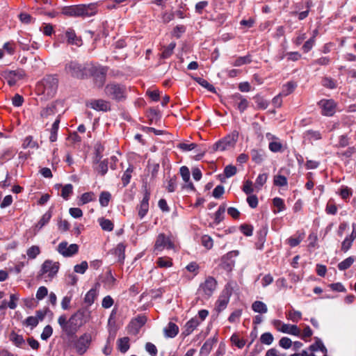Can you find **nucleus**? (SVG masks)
<instances>
[{"label":"nucleus","mask_w":356,"mask_h":356,"mask_svg":"<svg viewBox=\"0 0 356 356\" xmlns=\"http://www.w3.org/2000/svg\"><path fill=\"white\" fill-rule=\"evenodd\" d=\"M86 321V312L82 309H78L69 318L65 314L60 315L58 318L62 331L68 336L74 334Z\"/></svg>","instance_id":"f257e3e1"},{"label":"nucleus","mask_w":356,"mask_h":356,"mask_svg":"<svg viewBox=\"0 0 356 356\" xmlns=\"http://www.w3.org/2000/svg\"><path fill=\"white\" fill-rule=\"evenodd\" d=\"M97 13V4H79L65 6L61 10V14L71 17H88Z\"/></svg>","instance_id":"f03ea898"},{"label":"nucleus","mask_w":356,"mask_h":356,"mask_svg":"<svg viewBox=\"0 0 356 356\" xmlns=\"http://www.w3.org/2000/svg\"><path fill=\"white\" fill-rule=\"evenodd\" d=\"M58 79L56 75L45 76L37 85L38 91L47 98L53 97L57 92Z\"/></svg>","instance_id":"7ed1b4c3"},{"label":"nucleus","mask_w":356,"mask_h":356,"mask_svg":"<svg viewBox=\"0 0 356 356\" xmlns=\"http://www.w3.org/2000/svg\"><path fill=\"white\" fill-rule=\"evenodd\" d=\"M104 91L107 97L117 102L126 99L127 88L124 85L115 82L110 83L106 86Z\"/></svg>","instance_id":"20e7f679"},{"label":"nucleus","mask_w":356,"mask_h":356,"mask_svg":"<svg viewBox=\"0 0 356 356\" xmlns=\"http://www.w3.org/2000/svg\"><path fill=\"white\" fill-rule=\"evenodd\" d=\"M175 245L172 236H166L163 233L159 234L155 241L154 252L158 254L163 250H174Z\"/></svg>","instance_id":"39448f33"},{"label":"nucleus","mask_w":356,"mask_h":356,"mask_svg":"<svg viewBox=\"0 0 356 356\" xmlns=\"http://www.w3.org/2000/svg\"><path fill=\"white\" fill-rule=\"evenodd\" d=\"M238 133L236 131L228 134L213 145L215 151H225L234 147L237 142Z\"/></svg>","instance_id":"423d86ee"},{"label":"nucleus","mask_w":356,"mask_h":356,"mask_svg":"<svg viewBox=\"0 0 356 356\" xmlns=\"http://www.w3.org/2000/svg\"><path fill=\"white\" fill-rule=\"evenodd\" d=\"M59 269V263L54 262L51 260H46L42 265L40 276L44 278L47 281V278L51 280L58 273Z\"/></svg>","instance_id":"0eeeda50"},{"label":"nucleus","mask_w":356,"mask_h":356,"mask_svg":"<svg viewBox=\"0 0 356 356\" xmlns=\"http://www.w3.org/2000/svg\"><path fill=\"white\" fill-rule=\"evenodd\" d=\"M217 286V281L211 276H209L206 278L205 281L200 284L198 293L201 294L204 298H210L213 292L215 291Z\"/></svg>","instance_id":"6e6552de"},{"label":"nucleus","mask_w":356,"mask_h":356,"mask_svg":"<svg viewBox=\"0 0 356 356\" xmlns=\"http://www.w3.org/2000/svg\"><path fill=\"white\" fill-rule=\"evenodd\" d=\"M91 342V334L88 332L83 334L74 343L76 352L79 355H83L89 348Z\"/></svg>","instance_id":"1a4fd4ad"},{"label":"nucleus","mask_w":356,"mask_h":356,"mask_svg":"<svg viewBox=\"0 0 356 356\" xmlns=\"http://www.w3.org/2000/svg\"><path fill=\"white\" fill-rule=\"evenodd\" d=\"M85 70L86 68L76 61H70L65 67L67 74L79 79H82L86 75Z\"/></svg>","instance_id":"9d476101"},{"label":"nucleus","mask_w":356,"mask_h":356,"mask_svg":"<svg viewBox=\"0 0 356 356\" xmlns=\"http://www.w3.org/2000/svg\"><path fill=\"white\" fill-rule=\"evenodd\" d=\"M1 76L6 80L10 86H13L16 84L17 81L23 79L25 76V72L23 70H4L1 72Z\"/></svg>","instance_id":"9b49d317"},{"label":"nucleus","mask_w":356,"mask_h":356,"mask_svg":"<svg viewBox=\"0 0 356 356\" xmlns=\"http://www.w3.org/2000/svg\"><path fill=\"white\" fill-rule=\"evenodd\" d=\"M57 251L65 257H70L78 252L79 245L75 243L69 245L67 241H62L58 244Z\"/></svg>","instance_id":"f8f14e48"},{"label":"nucleus","mask_w":356,"mask_h":356,"mask_svg":"<svg viewBox=\"0 0 356 356\" xmlns=\"http://www.w3.org/2000/svg\"><path fill=\"white\" fill-rule=\"evenodd\" d=\"M238 250L230 251L221 259V267L227 272L232 270L235 266V258L238 255Z\"/></svg>","instance_id":"ddd939ff"},{"label":"nucleus","mask_w":356,"mask_h":356,"mask_svg":"<svg viewBox=\"0 0 356 356\" xmlns=\"http://www.w3.org/2000/svg\"><path fill=\"white\" fill-rule=\"evenodd\" d=\"M150 199V192L147 186H144V195L140 204L137 207L138 215L140 219H143L149 211V201Z\"/></svg>","instance_id":"4468645a"},{"label":"nucleus","mask_w":356,"mask_h":356,"mask_svg":"<svg viewBox=\"0 0 356 356\" xmlns=\"http://www.w3.org/2000/svg\"><path fill=\"white\" fill-rule=\"evenodd\" d=\"M232 296V291L226 287L219 296L216 302V310L220 313L223 311L227 306L230 297Z\"/></svg>","instance_id":"2eb2a0df"},{"label":"nucleus","mask_w":356,"mask_h":356,"mask_svg":"<svg viewBox=\"0 0 356 356\" xmlns=\"http://www.w3.org/2000/svg\"><path fill=\"white\" fill-rule=\"evenodd\" d=\"M318 105L321 109L323 115L332 116L336 112L337 104L333 99H321Z\"/></svg>","instance_id":"dca6fc26"},{"label":"nucleus","mask_w":356,"mask_h":356,"mask_svg":"<svg viewBox=\"0 0 356 356\" xmlns=\"http://www.w3.org/2000/svg\"><path fill=\"white\" fill-rule=\"evenodd\" d=\"M86 106L97 111L106 112L111 110L109 102L104 99H92L86 102Z\"/></svg>","instance_id":"f3484780"},{"label":"nucleus","mask_w":356,"mask_h":356,"mask_svg":"<svg viewBox=\"0 0 356 356\" xmlns=\"http://www.w3.org/2000/svg\"><path fill=\"white\" fill-rule=\"evenodd\" d=\"M108 69V67L99 65L93 66L90 70L92 76L96 78L97 81H99L100 86H102L105 81Z\"/></svg>","instance_id":"a211bd4d"},{"label":"nucleus","mask_w":356,"mask_h":356,"mask_svg":"<svg viewBox=\"0 0 356 356\" xmlns=\"http://www.w3.org/2000/svg\"><path fill=\"white\" fill-rule=\"evenodd\" d=\"M146 322L147 318L145 316H138L136 318L131 320L130 323V327L135 334H137L139 332L140 328L146 323Z\"/></svg>","instance_id":"6ab92c4d"},{"label":"nucleus","mask_w":356,"mask_h":356,"mask_svg":"<svg viewBox=\"0 0 356 356\" xmlns=\"http://www.w3.org/2000/svg\"><path fill=\"white\" fill-rule=\"evenodd\" d=\"M200 324V321L197 316L192 318L185 324L184 330L182 334L185 336L191 334L199 326Z\"/></svg>","instance_id":"aec40b11"},{"label":"nucleus","mask_w":356,"mask_h":356,"mask_svg":"<svg viewBox=\"0 0 356 356\" xmlns=\"http://www.w3.org/2000/svg\"><path fill=\"white\" fill-rule=\"evenodd\" d=\"M218 341V337L215 335L213 338L208 339L200 348V355L207 356L211 351L213 346Z\"/></svg>","instance_id":"412c9836"},{"label":"nucleus","mask_w":356,"mask_h":356,"mask_svg":"<svg viewBox=\"0 0 356 356\" xmlns=\"http://www.w3.org/2000/svg\"><path fill=\"white\" fill-rule=\"evenodd\" d=\"M233 98L236 101V108L241 112H244L248 107L249 102L247 99L243 97L241 94L236 93L233 95Z\"/></svg>","instance_id":"4be33fe9"},{"label":"nucleus","mask_w":356,"mask_h":356,"mask_svg":"<svg viewBox=\"0 0 356 356\" xmlns=\"http://www.w3.org/2000/svg\"><path fill=\"white\" fill-rule=\"evenodd\" d=\"M277 330L283 333H286L297 337L300 335V330L296 325L283 323L280 328H277Z\"/></svg>","instance_id":"5701e85b"},{"label":"nucleus","mask_w":356,"mask_h":356,"mask_svg":"<svg viewBox=\"0 0 356 356\" xmlns=\"http://www.w3.org/2000/svg\"><path fill=\"white\" fill-rule=\"evenodd\" d=\"M98 284L90 289L84 297V302L88 305H92L98 296Z\"/></svg>","instance_id":"b1692460"},{"label":"nucleus","mask_w":356,"mask_h":356,"mask_svg":"<svg viewBox=\"0 0 356 356\" xmlns=\"http://www.w3.org/2000/svg\"><path fill=\"white\" fill-rule=\"evenodd\" d=\"M52 217L51 209H49L46 213H44L38 223L35 225V231H40L44 226H45L49 222Z\"/></svg>","instance_id":"393cba45"},{"label":"nucleus","mask_w":356,"mask_h":356,"mask_svg":"<svg viewBox=\"0 0 356 356\" xmlns=\"http://www.w3.org/2000/svg\"><path fill=\"white\" fill-rule=\"evenodd\" d=\"M65 36L68 44L76 46H80L81 44V40L76 36L74 29H68L65 32Z\"/></svg>","instance_id":"a878e982"},{"label":"nucleus","mask_w":356,"mask_h":356,"mask_svg":"<svg viewBox=\"0 0 356 356\" xmlns=\"http://www.w3.org/2000/svg\"><path fill=\"white\" fill-rule=\"evenodd\" d=\"M56 106L54 104H51L41 109L40 115L42 118L47 119L50 116L56 115Z\"/></svg>","instance_id":"bb28decb"},{"label":"nucleus","mask_w":356,"mask_h":356,"mask_svg":"<svg viewBox=\"0 0 356 356\" xmlns=\"http://www.w3.org/2000/svg\"><path fill=\"white\" fill-rule=\"evenodd\" d=\"M179 332V327L174 323L170 322L164 328V334L166 337L174 338Z\"/></svg>","instance_id":"cd10ccee"},{"label":"nucleus","mask_w":356,"mask_h":356,"mask_svg":"<svg viewBox=\"0 0 356 356\" xmlns=\"http://www.w3.org/2000/svg\"><path fill=\"white\" fill-rule=\"evenodd\" d=\"M266 137L268 138H272L275 139V140H273L270 142L268 145L269 149L273 152H279L282 151V144L278 140V138L275 136H272L270 134H267Z\"/></svg>","instance_id":"c85d7f7f"},{"label":"nucleus","mask_w":356,"mask_h":356,"mask_svg":"<svg viewBox=\"0 0 356 356\" xmlns=\"http://www.w3.org/2000/svg\"><path fill=\"white\" fill-rule=\"evenodd\" d=\"M60 122V115H58L54 122L51 130H50V136L49 140L51 143L56 141L57 140V134L59 129V124Z\"/></svg>","instance_id":"c756f323"},{"label":"nucleus","mask_w":356,"mask_h":356,"mask_svg":"<svg viewBox=\"0 0 356 356\" xmlns=\"http://www.w3.org/2000/svg\"><path fill=\"white\" fill-rule=\"evenodd\" d=\"M309 349L312 352H316L318 350H320L324 354H327V350L326 347L324 346L321 339L317 337L315 338V342L309 346Z\"/></svg>","instance_id":"7c9ffc66"},{"label":"nucleus","mask_w":356,"mask_h":356,"mask_svg":"<svg viewBox=\"0 0 356 356\" xmlns=\"http://www.w3.org/2000/svg\"><path fill=\"white\" fill-rule=\"evenodd\" d=\"M252 62V56L248 54L244 56H239L236 58L232 63V65L235 67H240L243 65L249 64Z\"/></svg>","instance_id":"2f4dec72"},{"label":"nucleus","mask_w":356,"mask_h":356,"mask_svg":"<svg viewBox=\"0 0 356 356\" xmlns=\"http://www.w3.org/2000/svg\"><path fill=\"white\" fill-rule=\"evenodd\" d=\"M296 87L297 84L295 82L289 81L283 86L280 95L283 97H286L291 94Z\"/></svg>","instance_id":"473e14b6"},{"label":"nucleus","mask_w":356,"mask_h":356,"mask_svg":"<svg viewBox=\"0 0 356 356\" xmlns=\"http://www.w3.org/2000/svg\"><path fill=\"white\" fill-rule=\"evenodd\" d=\"M252 161L256 163H261L264 159V152L262 150L253 149L250 152Z\"/></svg>","instance_id":"72a5a7b5"},{"label":"nucleus","mask_w":356,"mask_h":356,"mask_svg":"<svg viewBox=\"0 0 356 356\" xmlns=\"http://www.w3.org/2000/svg\"><path fill=\"white\" fill-rule=\"evenodd\" d=\"M252 309L254 312L259 314H265L268 311L266 305L264 302L259 300H257L252 303Z\"/></svg>","instance_id":"f704fd0d"},{"label":"nucleus","mask_w":356,"mask_h":356,"mask_svg":"<svg viewBox=\"0 0 356 356\" xmlns=\"http://www.w3.org/2000/svg\"><path fill=\"white\" fill-rule=\"evenodd\" d=\"M175 47L176 43L175 42H172L168 44V46L164 47L161 54V58L163 59L170 58L173 54Z\"/></svg>","instance_id":"c9c22d12"},{"label":"nucleus","mask_w":356,"mask_h":356,"mask_svg":"<svg viewBox=\"0 0 356 356\" xmlns=\"http://www.w3.org/2000/svg\"><path fill=\"white\" fill-rule=\"evenodd\" d=\"M134 167L130 165L124 172L122 176V182L124 187L127 186L130 183Z\"/></svg>","instance_id":"e433bc0d"},{"label":"nucleus","mask_w":356,"mask_h":356,"mask_svg":"<svg viewBox=\"0 0 356 356\" xmlns=\"http://www.w3.org/2000/svg\"><path fill=\"white\" fill-rule=\"evenodd\" d=\"M226 210L225 204H221L218 209L215 213V218H214V223L216 225H218L220 222H222L224 219L225 216V212Z\"/></svg>","instance_id":"4c0bfd02"},{"label":"nucleus","mask_w":356,"mask_h":356,"mask_svg":"<svg viewBox=\"0 0 356 356\" xmlns=\"http://www.w3.org/2000/svg\"><path fill=\"white\" fill-rule=\"evenodd\" d=\"M99 225L102 229L104 231L111 232L113 229L114 225L111 220L106 219L104 218H100L98 220Z\"/></svg>","instance_id":"58836bf2"},{"label":"nucleus","mask_w":356,"mask_h":356,"mask_svg":"<svg viewBox=\"0 0 356 356\" xmlns=\"http://www.w3.org/2000/svg\"><path fill=\"white\" fill-rule=\"evenodd\" d=\"M111 199V194L108 191H102L99 195V204L102 207H106L108 205Z\"/></svg>","instance_id":"ea45409f"},{"label":"nucleus","mask_w":356,"mask_h":356,"mask_svg":"<svg viewBox=\"0 0 356 356\" xmlns=\"http://www.w3.org/2000/svg\"><path fill=\"white\" fill-rule=\"evenodd\" d=\"M118 348L121 353H126L129 349V338L126 337L119 339Z\"/></svg>","instance_id":"a19ab883"},{"label":"nucleus","mask_w":356,"mask_h":356,"mask_svg":"<svg viewBox=\"0 0 356 356\" xmlns=\"http://www.w3.org/2000/svg\"><path fill=\"white\" fill-rule=\"evenodd\" d=\"M355 238H353L352 236H347L341 243V251H343V252H346L347 251H348L351 248Z\"/></svg>","instance_id":"79ce46f5"},{"label":"nucleus","mask_w":356,"mask_h":356,"mask_svg":"<svg viewBox=\"0 0 356 356\" xmlns=\"http://www.w3.org/2000/svg\"><path fill=\"white\" fill-rule=\"evenodd\" d=\"M125 245L123 243L118 244L116 248L115 249V254L118 256V261L121 263L124 261L125 258Z\"/></svg>","instance_id":"37998d69"},{"label":"nucleus","mask_w":356,"mask_h":356,"mask_svg":"<svg viewBox=\"0 0 356 356\" xmlns=\"http://www.w3.org/2000/svg\"><path fill=\"white\" fill-rule=\"evenodd\" d=\"M273 184L277 186H286L288 185V181L285 176L281 175H277L274 176Z\"/></svg>","instance_id":"c03bdc74"},{"label":"nucleus","mask_w":356,"mask_h":356,"mask_svg":"<svg viewBox=\"0 0 356 356\" xmlns=\"http://www.w3.org/2000/svg\"><path fill=\"white\" fill-rule=\"evenodd\" d=\"M95 200V195L93 192H87L81 195L80 197V204H85Z\"/></svg>","instance_id":"a18cd8bd"},{"label":"nucleus","mask_w":356,"mask_h":356,"mask_svg":"<svg viewBox=\"0 0 356 356\" xmlns=\"http://www.w3.org/2000/svg\"><path fill=\"white\" fill-rule=\"evenodd\" d=\"M338 193L343 200H347L350 196H352L353 190L346 186H342Z\"/></svg>","instance_id":"49530a36"},{"label":"nucleus","mask_w":356,"mask_h":356,"mask_svg":"<svg viewBox=\"0 0 356 356\" xmlns=\"http://www.w3.org/2000/svg\"><path fill=\"white\" fill-rule=\"evenodd\" d=\"M40 253V249L38 245H32L26 250V254L29 259H34Z\"/></svg>","instance_id":"de8ad7c7"},{"label":"nucleus","mask_w":356,"mask_h":356,"mask_svg":"<svg viewBox=\"0 0 356 356\" xmlns=\"http://www.w3.org/2000/svg\"><path fill=\"white\" fill-rule=\"evenodd\" d=\"M305 136L309 140H318L321 139V134L318 131L307 130L305 133Z\"/></svg>","instance_id":"09e8293b"},{"label":"nucleus","mask_w":356,"mask_h":356,"mask_svg":"<svg viewBox=\"0 0 356 356\" xmlns=\"http://www.w3.org/2000/svg\"><path fill=\"white\" fill-rule=\"evenodd\" d=\"M157 266L159 268H169L172 266V261L168 257H159L156 261Z\"/></svg>","instance_id":"8fccbe9b"},{"label":"nucleus","mask_w":356,"mask_h":356,"mask_svg":"<svg viewBox=\"0 0 356 356\" xmlns=\"http://www.w3.org/2000/svg\"><path fill=\"white\" fill-rule=\"evenodd\" d=\"M354 262V259L353 257H349L346 259L343 260L338 264V268L340 270H345L349 268Z\"/></svg>","instance_id":"3c124183"},{"label":"nucleus","mask_w":356,"mask_h":356,"mask_svg":"<svg viewBox=\"0 0 356 356\" xmlns=\"http://www.w3.org/2000/svg\"><path fill=\"white\" fill-rule=\"evenodd\" d=\"M305 234L300 233L297 237H290L288 238V244L291 247H296L304 239Z\"/></svg>","instance_id":"603ef678"},{"label":"nucleus","mask_w":356,"mask_h":356,"mask_svg":"<svg viewBox=\"0 0 356 356\" xmlns=\"http://www.w3.org/2000/svg\"><path fill=\"white\" fill-rule=\"evenodd\" d=\"M287 318L294 323H298L302 318V313L292 309L287 314Z\"/></svg>","instance_id":"864d4df0"},{"label":"nucleus","mask_w":356,"mask_h":356,"mask_svg":"<svg viewBox=\"0 0 356 356\" xmlns=\"http://www.w3.org/2000/svg\"><path fill=\"white\" fill-rule=\"evenodd\" d=\"M322 85L329 89H334L337 88V82L331 77L325 76L322 79Z\"/></svg>","instance_id":"5fc2aeb1"},{"label":"nucleus","mask_w":356,"mask_h":356,"mask_svg":"<svg viewBox=\"0 0 356 356\" xmlns=\"http://www.w3.org/2000/svg\"><path fill=\"white\" fill-rule=\"evenodd\" d=\"M195 80L203 88L207 89L209 91L214 92H215V87L209 83L207 80L197 77L195 78Z\"/></svg>","instance_id":"6e6d98bb"},{"label":"nucleus","mask_w":356,"mask_h":356,"mask_svg":"<svg viewBox=\"0 0 356 356\" xmlns=\"http://www.w3.org/2000/svg\"><path fill=\"white\" fill-rule=\"evenodd\" d=\"M274 340V337L270 332H264L260 337V341L263 344L270 345Z\"/></svg>","instance_id":"4d7b16f0"},{"label":"nucleus","mask_w":356,"mask_h":356,"mask_svg":"<svg viewBox=\"0 0 356 356\" xmlns=\"http://www.w3.org/2000/svg\"><path fill=\"white\" fill-rule=\"evenodd\" d=\"M73 192V186L71 184L65 185L61 191V196L65 200H67Z\"/></svg>","instance_id":"13d9d810"},{"label":"nucleus","mask_w":356,"mask_h":356,"mask_svg":"<svg viewBox=\"0 0 356 356\" xmlns=\"http://www.w3.org/2000/svg\"><path fill=\"white\" fill-rule=\"evenodd\" d=\"M38 318H35V316H29L27 317L24 322L23 323L24 325L26 327H30L31 329L35 327L38 324Z\"/></svg>","instance_id":"bf43d9fd"},{"label":"nucleus","mask_w":356,"mask_h":356,"mask_svg":"<svg viewBox=\"0 0 356 356\" xmlns=\"http://www.w3.org/2000/svg\"><path fill=\"white\" fill-rule=\"evenodd\" d=\"M330 63V58L328 56H322L318 59L314 60L312 62V65H319L323 66H327Z\"/></svg>","instance_id":"052dcab7"},{"label":"nucleus","mask_w":356,"mask_h":356,"mask_svg":"<svg viewBox=\"0 0 356 356\" xmlns=\"http://www.w3.org/2000/svg\"><path fill=\"white\" fill-rule=\"evenodd\" d=\"M242 314L241 309H236L234 311L228 318L229 322L233 323L238 322Z\"/></svg>","instance_id":"680f3d73"},{"label":"nucleus","mask_w":356,"mask_h":356,"mask_svg":"<svg viewBox=\"0 0 356 356\" xmlns=\"http://www.w3.org/2000/svg\"><path fill=\"white\" fill-rule=\"evenodd\" d=\"M316 40L314 37H312L308 40H307L304 44L302 45V49L305 53L309 52L314 46Z\"/></svg>","instance_id":"e2e57ef3"},{"label":"nucleus","mask_w":356,"mask_h":356,"mask_svg":"<svg viewBox=\"0 0 356 356\" xmlns=\"http://www.w3.org/2000/svg\"><path fill=\"white\" fill-rule=\"evenodd\" d=\"M52 333L53 329L51 326L47 325L44 327L43 331L40 335V337L42 340L47 341L52 335Z\"/></svg>","instance_id":"0e129e2a"},{"label":"nucleus","mask_w":356,"mask_h":356,"mask_svg":"<svg viewBox=\"0 0 356 356\" xmlns=\"http://www.w3.org/2000/svg\"><path fill=\"white\" fill-rule=\"evenodd\" d=\"M145 350L151 355V356H157L158 350L156 346L151 343L147 342L145 344Z\"/></svg>","instance_id":"69168bd1"},{"label":"nucleus","mask_w":356,"mask_h":356,"mask_svg":"<svg viewBox=\"0 0 356 356\" xmlns=\"http://www.w3.org/2000/svg\"><path fill=\"white\" fill-rule=\"evenodd\" d=\"M108 162L107 159H104L99 162L97 170L101 175L104 176L107 173L108 169Z\"/></svg>","instance_id":"338daca9"},{"label":"nucleus","mask_w":356,"mask_h":356,"mask_svg":"<svg viewBox=\"0 0 356 356\" xmlns=\"http://www.w3.org/2000/svg\"><path fill=\"white\" fill-rule=\"evenodd\" d=\"M186 27L184 25H177L176 26L172 31V35L176 38H181V35L185 33Z\"/></svg>","instance_id":"774afa93"}]
</instances>
